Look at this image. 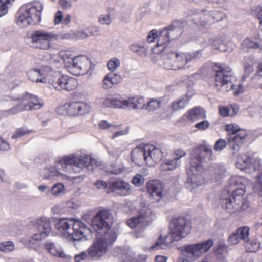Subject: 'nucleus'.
Masks as SVG:
<instances>
[{
    "label": "nucleus",
    "instance_id": "69168bd1",
    "mask_svg": "<svg viewBox=\"0 0 262 262\" xmlns=\"http://www.w3.org/2000/svg\"><path fill=\"white\" fill-rule=\"evenodd\" d=\"M61 21H63V13L61 11H58L54 17V24L55 25L59 24Z\"/></svg>",
    "mask_w": 262,
    "mask_h": 262
},
{
    "label": "nucleus",
    "instance_id": "2eb2a0df",
    "mask_svg": "<svg viewBox=\"0 0 262 262\" xmlns=\"http://www.w3.org/2000/svg\"><path fill=\"white\" fill-rule=\"evenodd\" d=\"M56 39L57 36L52 32L36 30L31 35L32 46L41 50H48L50 47V41Z\"/></svg>",
    "mask_w": 262,
    "mask_h": 262
},
{
    "label": "nucleus",
    "instance_id": "c756f323",
    "mask_svg": "<svg viewBox=\"0 0 262 262\" xmlns=\"http://www.w3.org/2000/svg\"><path fill=\"white\" fill-rule=\"evenodd\" d=\"M181 161L174 159H165L160 165V169L163 171H172L179 167Z\"/></svg>",
    "mask_w": 262,
    "mask_h": 262
},
{
    "label": "nucleus",
    "instance_id": "0eeeda50",
    "mask_svg": "<svg viewBox=\"0 0 262 262\" xmlns=\"http://www.w3.org/2000/svg\"><path fill=\"white\" fill-rule=\"evenodd\" d=\"M182 34V23L174 21L170 25L164 28L159 33V39L154 49L155 53L162 52L170 41L178 39Z\"/></svg>",
    "mask_w": 262,
    "mask_h": 262
},
{
    "label": "nucleus",
    "instance_id": "dca6fc26",
    "mask_svg": "<svg viewBox=\"0 0 262 262\" xmlns=\"http://www.w3.org/2000/svg\"><path fill=\"white\" fill-rule=\"evenodd\" d=\"M72 64L69 66V72L72 75L78 76L87 74L91 67V60L85 56L74 58Z\"/></svg>",
    "mask_w": 262,
    "mask_h": 262
},
{
    "label": "nucleus",
    "instance_id": "473e14b6",
    "mask_svg": "<svg viewBox=\"0 0 262 262\" xmlns=\"http://www.w3.org/2000/svg\"><path fill=\"white\" fill-rule=\"evenodd\" d=\"M27 76L30 80L36 82L45 83L46 82V79L43 78H41L40 74L39 73V68H34L30 70L27 73Z\"/></svg>",
    "mask_w": 262,
    "mask_h": 262
},
{
    "label": "nucleus",
    "instance_id": "c03bdc74",
    "mask_svg": "<svg viewBox=\"0 0 262 262\" xmlns=\"http://www.w3.org/2000/svg\"><path fill=\"white\" fill-rule=\"evenodd\" d=\"M31 132V130H29L25 127H20L15 130L11 138L12 139H16L21 138L26 135H29Z\"/></svg>",
    "mask_w": 262,
    "mask_h": 262
},
{
    "label": "nucleus",
    "instance_id": "a878e982",
    "mask_svg": "<svg viewBox=\"0 0 262 262\" xmlns=\"http://www.w3.org/2000/svg\"><path fill=\"white\" fill-rule=\"evenodd\" d=\"M145 145H140L135 148L132 152V161L138 165L141 164L143 162H145Z\"/></svg>",
    "mask_w": 262,
    "mask_h": 262
},
{
    "label": "nucleus",
    "instance_id": "a18cd8bd",
    "mask_svg": "<svg viewBox=\"0 0 262 262\" xmlns=\"http://www.w3.org/2000/svg\"><path fill=\"white\" fill-rule=\"evenodd\" d=\"M252 64V60L250 56H246L244 58L243 66L246 74H249L253 71Z\"/></svg>",
    "mask_w": 262,
    "mask_h": 262
},
{
    "label": "nucleus",
    "instance_id": "4468645a",
    "mask_svg": "<svg viewBox=\"0 0 262 262\" xmlns=\"http://www.w3.org/2000/svg\"><path fill=\"white\" fill-rule=\"evenodd\" d=\"M112 224V215L110 212L106 210L98 211L92 220V226L94 230L100 235L114 232L110 230Z\"/></svg>",
    "mask_w": 262,
    "mask_h": 262
},
{
    "label": "nucleus",
    "instance_id": "39448f33",
    "mask_svg": "<svg viewBox=\"0 0 262 262\" xmlns=\"http://www.w3.org/2000/svg\"><path fill=\"white\" fill-rule=\"evenodd\" d=\"M170 232L164 238L160 236L158 241L151 247L154 249H165L174 242L179 241L186 236L191 227L188 220L183 217L173 219L169 224Z\"/></svg>",
    "mask_w": 262,
    "mask_h": 262
},
{
    "label": "nucleus",
    "instance_id": "774afa93",
    "mask_svg": "<svg viewBox=\"0 0 262 262\" xmlns=\"http://www.w3.org/2000/svg\"><path fill=\"white\" fill-rule=\"evenodd\" d=\"M225 17L226 15L224 12L216 10L214 11V19H215L216 21H220Z\"/></svg>",
    "mask_w": 262,
    "mask_h": 262
},
{
    "label": "nucleus",
    "instance_id": "f03ea898",
    "mask_svg": "<svg viewBox=\"0 0 262 262\" xmlns=\"http://www.w3.org/2000/svg\"><path fill=\"white\" fill-rule=\"evenodd\" d=\"M98 166L96 160L88 155L70 154L60 160L55 166L45 169L43 179L52 180L55 177L66 179V176L60 171V170L70 173H80L85 170L92 171Z\"/></svg>",
    "mask_w": 262,
    "mask_h": 262
},
{
    "label": "nucleus",
    "instance_id": "2f4dec72",
    "mask_svg": "<svg viewBox=\"0 0 262 262\" xmlns=\"http://www.w3.org/2000/svg\"><path fill=\"white\" fill-rule=\"evenodd\" d=\"M44 247L45 249L53 256L61 257L65 256V254L63 252L60 251L53 243L46 241L44 244Z\"/></svg>",
    "mask_w": 262,
    "mask_h": 262
},
{
    "label": "nucleus",
    "instance_id": "58836bf2",
    "mask_svg": "<svg viewBox=\"0 0 262 262\" xmlns=\"http://www.w3.org/2000/svg\"><path fill=\"white\" fill-rule=\"evenodd\" d=\"M245 243V249L247 252H256L260 246V244L258 241L254 238L251 240L249 239V241Z\"/></svg>",
    "mask_w": 262,
    "mask_h": 262
},
{
    "label": "nucleus",
    "instance_id": "e433bc0d",
    "mask_svg": "<svg viewBox=\"0 0 262 262\" xmlns=\"http://www.w3.org/2000/svg\"><path fill=\"white\" fill-rule=\"evenodd\" d=\"M121 124L111 123L106 120H101L98 123V127L101 129L106 130L110 132H113L119 129Z\"/></svg>",
    "mask_w": 262,
    "mask_h": 262
},
{
    "label": "nucleus",
    "instance_id": "9b49d317",
    "mask_svg": "<svg viewBox=\"0 0 262 262\" xmlns=\"http://www.w3.org/2000/svg\"><path fill=\"white\" fill-rule=\"evenodd\" d=\"M199 52L184 54L170 52L164 62V68L166 70H177L183 69L188 62L196 59L199 56Z\"/></svg>",
    "mask_w": 262,
    "mask_h": 262
},
{
    "label": "nucleus",
    "instance_id": "423d86ee",
    "mask_svg": "<svg viewBox=\"0 0 262 262\" xmlns=\"http://www.w3.org/2000/svg\"><path fill=\"white\" fill-rule=\"evenodd\" d=\"M55 227L61 236L72 241L85 238L86 234L90 232L86 224L73 218H61L55 223Z\"/></svg>",
    "mask_w": 262,
    "mask_h": 262
},
{
    "label": "nucleus",
    "instance_id": "4be33fe9",
    "mask_svg": "<svg viewBox=\"0 0 262 262\" xmlns=\"http://www.w3.org/2000/svg\"><path fill=\"white\" fill-rule=\"evenodd\" d=\"M192 21L196 25L205 26L212 18V12L194 10L192 12Z\"/></svg>",
    "mask_w": 262,
    "mask_h": 262
},
{
    "label": "nucleus",
    "instance_id": "864d4df0",
    "mask_svg": "<svg viewBox=\"0 0 262 262\" xmlns=\"http://www.w3.org/2000/svg\"><path fill=\"white\" fill-rule=\"evenodd\" d=\"M124 168L123 166L119 165L117 166L116 164H112L110 165L107 169V171L112 174H119L123 171Z\"/></svg>",
    "mask_w": 262,
    "mask_h": 262
},
{
    "label": "nucleus",
    "instance_id": "6e6d98bb",
    "mask_svg": "<svg viewBox=\"0 0 262 262\" xmlns=\"http://www.w3.org/2000/svg\"><path fill=\"white\" fill-rule=\"evenodd\" d=\"M155 12L158 15H164L168 13V6L166 4H160L155 8Z\"/></svg>",
    "mask_w": 262,
    "mask_h": 262
},
{
    "label": "nucleus",
    "instance_id": "603ef678",
    "mask_svg": "<svg viewBox=\"0 0 262 262\" xmlns=\"http://www.w3.org/2000/svg\"><path fill=\"white\" fill-rule=\"evenodd\" d=\"M257 183L254 186V191L262 197V171L257 176Z\"/></svg>",
    "mask_w": 262,
    "mask_h": 262
},
{
    "label": "nucleus",
    "instance_id": "c85d7f7f",
    "mask_svg": "<svg viewBox=\"0 0 262 262\" xmlns=\"http://www.w3.org/2000/svg\"><path fill=\"white\" fill-rule=\"evenodd\" d=\"M227 253V246L225 245L224 241L221 240L219 242L217 248L214 250V254L215 255L221 262H226L225 256Z\"/></svg>",
    "mask_w": 262,
    "mask_h": 262
},
{
    "label": "nucleus",
    "instance_id": "f257e3e1",
    "mask_svg": "<svg viewBox=\"0 0 262 262\" xmlns=\"http://www.w3.org/2000/svg\"><path fill=\"white\" fill-rule=\"evenodd\" d=\"M212 150L207 145L192 149L188 160L186 187L192 192H196L204 184L201 172L207 170L212 164Z\"/></svg>",
    "mask_w": 262,
    "mask_h": 262
},
{
    "label": "nucleus",
    "instance_id": "4c0bfd02",
    "mask_svg": "<svg viewBox=\"0 0 262 262\" xmlns=\"http://www.w3.org/2000/svg\"><path fill=\"white\" fill-rule=\"evenodd\" d=\"M250 230L249 226H242L238 228L235 230L241 240L245 243L249 241Z\"/></svg>",
    "mask_w": 262,
    "mask_h": 262
},
{
    "label": "nucleus",
    "instance_id": "5701e85b",
    "mask_svg": "<svg viewBox=\"0 0 262 262\" xmlns=\"http://www.w3.org/2000/svg\"><path fill=\"white\" fill-rule=\"evenodd\" d=\"M147 190L148 193L157 201L163 196V185L158 180L149 181L147 184Z\"/></svg>",
    "mask_w": 262,
    "mask_h": 262
},
{
    "label": "nucleus",
    "instance_id": "f3484780",
    "mask_svg": "<svg viewBox=\"0 0 262 262\" xmlns=\"http://www.w3.org/2000/svg\"><path fill=\"white\" fill-rule=\"evenodd\" d=\"M152 212L151 209L143 207L140 210L137 216L134 217L127 221V224L132 228L138 226H145L152 220Z\"/></svg>",
    "mask_w": 262,
    "mask_h": 262
},
{
    "label": "nucleus",
    "instance_id": "7c9ffc66",
    "mask_svg": "<svg viewBox=\"0 0 262 262\" xmlns=\"http://www.w3.org/2000/svg\"><path fill=\"white\" fill-rule=\"evenodd\" d=\"M251 158L247 155L238 156L235 164L236 168L242 170H247L251 165Z\"/></svg>",
    "mask_w": 262,
    "mask_h": 262
},
{
    "label": "nucleus",
    "instance_id": "de8ad7c7",
    "mask_svg": "<svg viewBox=\"0 0 262 262\" xmlns=\"http://www.w3.org/2000/svg\"><path fill=\"white\" fill-rule=\"evenodd\" d=\"M64 187L62 183H59L53 185L50 189V192L54 196H59L63 192Z\"/></svg>",
    "mask_w": 262,
    "mask_h": 262
},
{
    "label": "nucleus",
    "instance_id": "680f3d73",
    "mask_svg": "<svg viewBox=\"0 0 262 262\" xmlns=\"http://www.w3.org/2000/svg\"><path fill=\"white\" fill-rule=\"evenodd\" d=\"M158 38L159 39V34H157V31L156 30L150 31L147 36V41L149 43H151L154 40ZM158 40H157L158 41Z\"/></svg>",
    "mask_w": 262,
    "mask_h": 262
},
{
    "label": "nucleus",
    "instance_id": "052dcab7",
    "mask_svg": "<svg viewBox=\"0 0 262 262\" xmlns=\"http://www.w3.org/2000/svg\"><path fill=\"white\" fill-rule=\"evenodd\" d=\"M144 182V179L143 176L140 174H136L134 177L132 182L137 187H139L143 185Z\"/></svg>",
    "mask_w": 262,
    "mask_h": 262
},
{
    "label": "nucleus",
    "instance_id": "37998d69",
    "mask_svg": "<svg viewBox=\"0 0 262 262\" xmlns=\"http://www.w3.org/2000/svg\"><path fill=\"white\" fill-rule=\"evenodd\" d=\"M15 249V246L12 241H5L0 243V251L9 253Z\"/></svg>",
    "mask_w": 262,
    "mask_h": 262
},
{
    "label": "nucleus",
    "instance_id": "6ab92c4d",
    "mask_svg": "<svg viewBox=\"0 0 262 262\" xmlns=\"http://www.w3.org/2000/svg\"><path fill=\"white\" fill-rule=\"evenodd\" d=\"M77 85V82L75 78L66 75H62L57 81L52 83V85L55 90L63 89L68 91L74 90Z\"/></svg>",
    "mask_w": 262,
    "mask_h": 262
},
{
    "label": "nucleus",
    "instance_id": "4d7b16f0",
    "mask_svg": "<svg viewBox=\"0 0 262 262\" xmlns=\"http://www.w3.org/2000/svg\"><path fill=\"white\" fill-rule=\"evenodd\" d=\"M111 75L107 74L105 76L102 81V86L104 89L111 88L113 84V82L111 80Z\"/></svg>",
    "mask_w": 262,
    "mask_h": 262
},
{
    "label": "nucleus",
    "instance_id": "a19ab883",
    "mask_svg": "<svg viewBox=\"0 0 262 262\" xmlns=\"http://www.w3.org/2000/svg\"><path fill=\"white\" fill-rule=\"evenodd\" d=\"M214 49L221 52H226L227 51L228 49L225 43L224 36H222L221 37L214 40Z\"/></svg>",
    "mask_w": 262,
    "mask_h": 262
},
{
    "label": "nucleus",
    "instance_id": "412c9836",
    "mask_svg": "<svg viewBox=\"0 0 262 262\" xmlns=\"http://www.w3.org/2000/svg\"><path fill=\"white\" fill-rule=\"evenodd\" d=\"M90 110V106L82 102H72L67 107V113L71 116L84 115Z\"/></svg>",
    "mask_w": 262,
    "mask_h": 262
},
{
    "label": "nucleus",
    "instance_id": "a211bd4d",
    "mask_svg": "<svg viewBox=\"0 0 262 262\" xmlns=\"http://www.w3.org/2000/svg\"><path fill=\"white\" fill-rule=\"evenodd\" d=\"M145 164L148 166H155L163 157L161 150L153 145H145Z\"/></svg>",
    "mask_w": 262,
    "mask_h": 262
},
{
    "label": "nucleus",
    "instance_id": "7ed1b4c3",
    "mask_svg": "<svg viewBox=\"0 0 262 262\" xmlns=\"http://www.w3.org/2000/svg\"><path fill=\"white\" fill-rule=\"evenodd\" d=\"M215 85L217 92L225 94L232 91L235 96L244 92V86L237 79L232 69L223 64L214 63Z\"/></svg>",
    "mask_w": 262,
    "mask_h": 262
},
{
    "label": "nucleus",
    "instance_id": "13d9d810",
    "mask_svg": "<svg viewBox=\"0 0 262 262\" xmlns=\"http://www.w3.org/2000/svg\"><path fill=\"white\" fill-rule=\"evenodd\" d=\"M241 241L239 236L237 235L236 230L231 233L228 237V241L231 245L237 244L239 243Z\"/></svg>",
    "mask_w": 262,
    "mask_h": 262
},
{
    "label": "nucleus",
    "instance_id": "79ce46f5",
    "mask_svg": "<svg viewBox=\"0 0 262 262\" xmlns=\"http://www.w3.org/2000/svg\"><path fill=\"white\" fill-rule=\"evenodd\" d=\"M189 99L187 96H183L179 101L174 102L172 103L171 107L174 111H178L179 110L184 108L186 104L188 103Z\"/></svg>",
    "mask_w": 262,
    "mask_h": 262
},
{
    "label": "nucleus",
    "instance_id": "6e6552de",
    "mask_svg": "<svg viewBox=\"0 0 262 262\" xmlns=\"http://www.w3.org/2000/svg\"><path fill=\"white\" fill-rule=\"evenodd\" d=\"M212 246L213 241L211 239L202 243L185 246L181 251L178 262L194 261L207 252Z\"/></svg>",
    "mask_w": 262,
    "mask_h": 262
},
{
    "label": "nucleus",
    "instance_id": "09e8293b",
    "mask_svg": "<svg viewBox=\"0 0 262 262\" xmlns=\"http://www.w3.org/2000/svg\"><path fill=\"white\" fill-rule=\"evenodd\" d=\"M112 17L110 14H102L98 17V22L101 25H110L112 22Z\"/></svg>",
    "mask_w": 262,
    "mask_h": 262
},
{
    "label": "nucleus",
    "instance_id": "ddd939ff",
    "mask_svg": "<svg viewBox=\"0 0 262 262\" xmlns=\"http://www.w3.org/2000/svg\"><path fill=\"white\" fill-rule=\"evenodd\" d=\"M51 219L45 217L36 219L33 225L36 232L29 239L26 245L32 248L38 242L46 238L51 231Z\"/></svg>",
    "mask_w": 262,
    "mask_h": 262
},
{
    "label": "nucleus",
    "instance_id": "3c124183",
    "mask_svg": "<svg viewBox=\"0 0 262 262\" xmlns=\"http://www.w3.org/2000/svg\"><path fill=\"white\" fill-rule=\"evenodd\" d=\"M214 180L216 179L217 180H219L224 175L225 168L222 165H216L214 167Z\"/></svg>",
    "mask_w": 262,
    "mask_h": 262
},
{
    "label": "nucleus",
    "instance_id": "8fccbe9b",
    "mask_svg": "<svg viewBox=\"0 0 262 262\" xmlns=\"http://www.w3.org/2000/svg\"><path fill=\"white\" fill-rule=\"evenodd\" d=\"M120 62L119 59L117 58H112L107 63V67L110 71L112 72L115 71L120 66Z\"/></svg>",
    "mask_w": 262,
    "mask_h": 262
},
{
    "label": "nucleus",
    "instance_id": "72a5a7b5",
    "mask_svg": "<svg viewBox=\"0 0 262 262\" xmlns=\"http://www.w3.org/2000/svg\"><path fill=\"white\" fill-rule=\"evenodd\" d=\"M242 47L243 49H258L262 50V44L261 43L254 41L249 38H247L243 41Z\"/></svg>",
    "mask_w": 262,
    "mask_h": 262
},
{
    "label": "nucleus",
    "instance_id": "f8f14e48",
    "mask_svg": "<svg viewBox=\"0 0 262 262\" xmlns=\"http://www.w3.org/2000/svg\"><path fill=\"white\" fill-rule=\"evenodd\" d=\"M114 232L106 233L97 237L95 241L88 249V254L94 258H99L107 251L108 246L116 239Z\"/></svg>",
    "mask_w": 262,
    "mask_h": 262
},
{
    "label": "nucleus",
    "instance_id": "20e7f679",
    "mask_svg": "<svg viewBox=\"0 0 262 262\" xmlns=\"http://www.w3.org/2000/svg\"><path fill=\"white\" fill-rule=\"evenodd\" d=\"M245 182L244 178L237 176H232L229 180V191H232V193L226 199L225 209L231 214L244 211L249 207L248 203L243 199Z\"/></svg>",
    "mask_w": 262,
    "mask_h": 262
},
{
    "label": "nucleus",
    "instance_id": "1a4fd4ad",
    "mask_svg": "<svg viewBox=\"0 0 262 262\" xmlns=\"http://www.w3.org/2000/svg\"><path fill=\"white\" fill-rule=\"evenodd\" d=\"M20 102L15 107L5 112L6 115H13L21 111L38 110L42 107L43 101L36 96L25 93L17 98Z\"/></svg>",
    "mask_w": 262,
    "mask_h": 262
},
{
    "label": "nucleus",
    "instance_id": "bf43d9fd",
    "mask_svg": "<svg viewBox=\"0 0 262 262\" xmlns=\"http://www.w3.org/2000/svg\"><path fill=\"white\" fill-rule=\"evenodd\" d=\"M219 111L220 115L223 117L230 116V107L229 105L220 106Z\"/></svg>",
    "mask_w": 262,
    "mask_h": 262
},
{
    "label": "nucleus",
    "instance_id": "e2e57ef3",
    "mask_svg": "<svg viewBox=\"0 0 262 262\" xmlns=\"http://www.w3.org/2000/svg\"><path fill=\"white\" fill-rule=\"evenodd\" d=\"M86 31L89 37L90 36H98L99 35L100 29L98 27L92 26L86 28Z\"/></svg>",
    "mask_w": 262,
    "mask_h": 262
},
{
    "label": "nucleus",
    "instance_id": "49530a36",
    "mask_svg": "<svg viewBox=\"0 0 262 262\" xmlns=\"http://www.w3.org/2000/svg\"><path fill=\"white\" fill-rule=\"evenodd\" d=\"M10 2L11 0H0V17L7 13Z\"/></svg>",
    "mask_w": 262,
    "mask_h": 262
},
{
    "label": "nucleus",
    "instance_id": "5fc2aeb1",
    "mask_svg": "<svg viewBox=\"0 0 262 262\" xmlns=\"http://www.w3.org/2000/svg\"><path fill=\"white\" fill-rule=\"evenodd\" d=\"M228 145V141L225 140L220 139L217 140L214 145V150L215 151H221L224 149L227 145Z\"/></svg>",
    "mask_w": 262,
    "mask_h": 262
},
{
    "label": "nucleus",
    "instance_id": "393cba45",
    "mask_svg": "<svg viewBox=\"0 0 262 262\" xmlns=\"http://www.w3.org/2000/svg\"><path fill=\"white\" fill-rule=\"evenodd\" d=\"M109 187L114 191L116 190L120 191V194L121 195H126L130 192V185L122 180H118L111 182Z\"/></svg>",
    "mask_w": 262,
    "mask_h": 262
},
{
    "label": "nucleus",
    "instance_id": "9d476101",
    "mask_svg": "<svg viewBox=\"0 0 262 262\" xmlns=\"http://www.w3.org/2000/svg\"><path fill=\"white\" fill-rule=\"evenodd\" d=\"M225 129L229 134L226 137L228 146L233 151L232 154L234 155L245 142L248 135V132L242 129L238 125L234 123L226 124Z\"/></svg>",
    "mask_w": 262,
    "mask_h": 262
},
{
    "label": "nucleus",
    "instance_id": "b1692460",
    "mask_svg": "<svg viewBox=\"0 0 262 262\" xmlns=\"http://www.w3.org/2000/svg\"><path fill=\"white\" fill-rule=\"evenodd\" d=\"M96 102L98 104L103 107L120 108L119 104L120 102V98L108 96L99 97L97 98Z\"/></svg>",
    "mask_w": 262,
    "mask_h": 262
},
{
    "label": "nucleus",
    "instance_id": "bb28decb",
    "mask_svg": "<svg viewBox=\"0 0 262 262\" xmlns=\"http://www.w3.org/2000/svg\"><path fill=\"white\" fill-rule=\"evenodd\" d=\"M187 119L190 121H196L205 118V112L200 107H194L187 112L185 115Z\"/></svg>",
    "mask_w": 262,
    "mask_h": 262
},
{
    "label": "nucleus",
    "instance_id": "338daca9",
    "mask_svg": "<svg viewBox=\"0 0 262 262\" xmlns=\"http://www.w3.org/2000/svg\"><path fill=\"white\" fill-rule=\"evenodd\" d=\"M186 155V152L182 149H177L174 151V160L177 161H180V159L184 157Z\"/></svg>",
    "mask_w": 262,
    "mask_h": 262
},
{
    "label": "nucleus",
    "instance_id": "cd10ccee",
    "mask_svg": "<svg viewBox=\"0 0 262 262\" xmlns=\"http://www.w3.org/2000/svg\"><path fill=\"white\" fill-rule=\"evenodd\" d=\"M42 10V5L39 3H35L34 5L28 8L26 12L36 22L40 20L41 11Z\"/></svg>",
    "mask_w": 262,
    "mask_h": 262
},
{
    "label": "nucleus",
    "instance_id": "aec40b11",
    "mask_svg": "<svg viewBox=\"0 0 262 262\" xmlns=\"http://www.w3.org/2000/svg\"><path fill=\"white\" fill-rule=\"evenodd\" d=\"M145 102L143 97L136 96L134 97H129L126 99L120 98V102L119 104L120 108L129 110H138L143 109V105Z\"/></svg>",
    "mask_w": 262,
    "mask_h": 262
},
{
    "label": "nucleus",
    "instance_id": "0e129e2a",
    "mask_svg": "<svg viewBox=\"0 0 262 262\" xmlns=\"http://www.w3.org/2000/svg\"><path fill=\"white\" fill-rule=\"evenodd\" d=\"M39 73L41 78H45L47 80L46 77L51 74L52 70L49 67H43L39 69Z\"/></svg>",
    "mask_w": 262,
    "mask_h": 262
},
{
    "label": "nucleus",
    "instance_id": "c9c22d12",
    "mask_svg": "<svg viewBox=\"0 0 262 262\" xmlns=\"http://www.w3.org/2000/svg\"><path fill=\"white\" fill-rule=\"evenodd\" d=\"M161 103L162 101L161 98L157 99L150 98L147 104H145L144 103H143V109L146 110L148 111H154L160 107Z\"/></svg>",
    "mask_w": 262,
    "mask_h": 262
},
{
    "label": "nucleus",
    "instance_id": "ea45409f",
    "mask_svg": "<svg viewBox=\"0 0 262 262\" xmlns=\"http://www.w3.org/2000/svg\"><path fill=\"white\" fill-rule=\"evenodd\" d=\"M36 22L26 12L24 14L20 16L18 18V23L22 27H26L30 25L35 24Z\"/></svg>",
    "mask_w": 262,
    "mask_h": 262
},
{
    "label": "nucleus",
    "instance_id": "f704fd0d",
    "mask_svg": "<svg viewBox=\"0 0 262 262\" xmlns=\"http://www.w3.org/2000/svg\"><path fill=\"white\" fill-rule=\"evenodd\" d=\"M59 55L62 59L65 65L68 68V71H69V66L73 64L74 60L73 54L71 51L62 50L59 52Z\"/></svg>",
    "mask_w": 262,
    "mask_h": 262
}]
</instances>
